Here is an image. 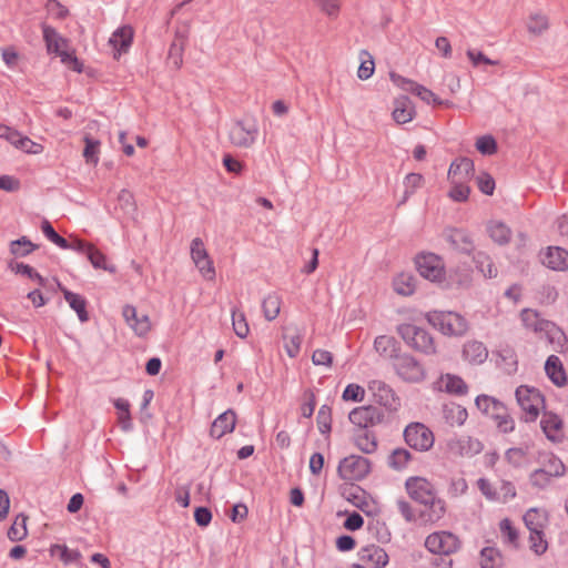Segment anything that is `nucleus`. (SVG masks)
I'll return each instance as SVG.
<instances>
[{"label":"nucleus","mask_w":568,"mask_h":568,"mask_svg":"<svg viewBox=\"0 0 568 568\" xmlns=\"http://www.w3.org/2000/svg\"><path fill=\"white\" fill-rule=\"evenodd\" d=\"M42 33L49 53L55 54L69 45V40L50 26H43Z\"/></svg>","instance_id":"nucleus-26"},{"label":"nucleus","mask_w":568,"mask_h":568,"mask_svg":"<svg viewBox=\"0 0 568 568\" xmlns=\"http://www.w3.org/2000/svg\"><path fill=\"white\" fill-rule=\"evenodd\" d=\"M27 518L24 516H17L12 526L8 531V537L13 540H22L27 536Z\"/></svg>","instance_id":"nucleus-56"},{"label":"nucleus","mask_w":568,"mask_h":568,"mask_svg":"<svg viewBox=\"0 0 568 568\" xmlns=\"http://www.w3.org/2000/svg\"><path fill=\"white\" fill-rule=\"evenodd\" d=\"M446 240L456 248L470 253L474 248L469 234L464 230L452 229L446 232Z\"/></svg>","instance_id":"nucleus-29"},{"label":"nucleus","mask_w":568,"mask_h":568,"mask_svg":"<svg viewBox=\"0 0 568 568\" xmlns=\"http://www.w3.org/2000/svg\"><path fill=\"white\" fill-rule=\"evenodd\" d=\"M383 418L384 414L382 410L373 405L355 407L348 414L349 422L364 430L381 424Z\"/></svg>","instance_id":"nucleus-12"},{"label":"nucleus","mask_w":568,"mask_h":568,"mask_svg":"<svg viewBox=\"0 0 568 568\" xmlns=\"http://www.w3.org/2000/svg\"><path fill=\"white\" fill-rule=\"evenodd\" d=\"M424 545L432 554L449 557L460 548V540L450 531L439 530L429 534Z\"/></svg>","instance_id":"nucleus-7"},{"label":"nucleus","mask_w":568,"mask_h":568,"mask_svg":"<svg viewBox=\"0 0 568 568\" xmlns=\"http://www.w3.org/2000/svg\"><path fill=\"white\" fill-rule=\"evenodd\" d=\"M396 344L394 337L379 335L374 341V349L383 357H393L396 351Z\"/></svg>","instance_id":"nucleus-39"},{"label":"nucleus","mask_w":568,"mask_h":568,"mask_svg":"<svg viewBox=\"0 0 568 568\" xmlns=\"http://www.w3.org/2000/svg\"><path fill=\"white\" fill-rule=\"evenodd\" d=\"M491 495V501L507 503L516 497V488L511 481L500 480L497 483L495 494Z\"/></svg>","instance_id":"nucleus-38"},{"label":"nucleus","mask_w":568,"mask_h":568,"mask_svg":"<svg viewBox=\"0 0 568 568\" xmlns=\"http://www.w3.org/2000/svg\"><path fill=\"white\" fill-rule=\"evenodd\" d=\"M85 146L83 150V158L85 163L92 164L95 166L99 163L100 159V141L91 138L90 135H85L83 139Z\"/></svg>","instance_id":"nucleus-37"},{"label":"nucleus","mask_w":568,"mask_h":568,"mask_svg":"<svg viewBox=\"0 0 568 568\" xmlns=\"http://www.w3.org/2000/svg\"><path fill=\"white\" fill-rule=\"evenodd\" d=\"M371 471V462L362 456L351 455L343 458L337 467L339 477L345 481L364 479Z\"/></svg>","instance_id":"nucleus-8"},{"label":"nucleus","mask_w":568,"mask_h":568,"mask_svg":"<svg viewBox=\"0 0 568 568\" xmlns=\"http://www.w3.org/2000/svg\"><path fill=\"white\" fill-rule=\"evenodd\" d=\"M359 560L373 568H385L389 562L388 554L379 546L368 545L358 552Z\"/></svg>","instance_id":"nucleus-18"},{"label":"nucleus","mask_w":568,"mask_h":568,"mask_svg":"<svg viewBox=\"0 0 568 568\" xmlns=\"http://www.w3.org/2000/svg\"><path fill=\"white\" fill-rule=\"evenodd\" d=\"M404 343L416 352L425 355L436 354L433 336L423 327L412 323H403L396 328Z\"/></svg>","instance_id":"nucleus-4"},{"label":"nucleus","mask_w":568,"mask_h":568,"mask_svg":"<svg viewBox=\"0 0 568 568\" xmlns=\"http://www.w3.org/2000/svg\"><path fill=\"white\" fill-rule=\"evenodd\" d=\"M529 548L536 555H542L548 548V542L545 539L544 531H530L529 535Z\"/></svg>","instance_id":"nucleus-57"},{"label":"nucleus","mask_w":568,"mask_h":568,"mask_svg":"<svg viewBox=\"0 0 568 568\" xmlns=\"http://www.w3.org/2000/svg\"><path fill=\"white\" fill-rule=\"evenodd\" d=\"M518 406L523 412V419L526 423L536 422L540 413L545 410L546 398L536 387L520 385L515 392Z\"/></svg>","instance_id":"nucleus-3"},{"label":"nucleus","mask_w":568,"mask_h":568,"mask_svg":"<svg viewBox=\"0 0 568 568\" xmlns=\"http://www.w3.org/2000/svg\"><path fill=\"white\" fill-rule=\"evenodd\" d=\"M475 404L484 415L495 423L500 433L508 434L515 430V419L504 403L488 395H479Z\"/></svg>","instance_id":"nucleus-2"},{"label":"nucleus","mask_w":568,"mask_h":568,"mask_svg":"<svg viewBox=\"0 0 568 568\" xmlns=\"http://www.w3.org/2000/svg\"><path fill=\"white\" fill-rule=\"evenodd\" d=\"M481 568H500L501 555L495 547H486L480 552Z\"/></svg>","instance_id":"nucleus-45"},{"label":"nucleus","mask_w":568,"mask_h":568,"mask_svg":"<svg viewBox=\"0 0 568 568\" xmlns=\"http://www.w3.org/2000/svg\"><path fill=\"white\" fill-rule=\"evenodd\" d=\"M476 148L481 154H494L497 151V143L491 135H484L477 139Z\"/></svg>","instance_id":"nucleus-61"},{"label":"nucleus","mask_w":568,"mask_h":568,"mask_svg":"<svg viewBox=\"0 0 568 568\" xmlns=\"http://www.w3.org/2000/svg\"><path fill=\"white\" fill-rule=\"evenodd\" d=\"M367 387L379 405L390 406L395 400L394 390L383 381L373 379L368 382Z\"/></svg>","instance_id":"nucleus-25"},{"label":"nucleus","mask_w":568,"mask_h":568,"mask_svg":"<svg viewBox=\"0 0 568 568\" xmlns=\"http://www.w3.org/2000/svg\"><path fill=\"white\" fill-rule=\"evenodd\" d=\"M365 394L366 392L363 386L352 383L345 387L342 394V399L345 402L361 403L364 400Z\"/></svg>","instance_id":"nucleus-55"},{"label":"nucleus","mask_w":568,"mask_h":568,"mask_svg":"<svg viewBox=\"0 0 568 568\" xmlns=\"http://www.w3.org/2000/svg\"><path fill=\"white\" fill-rule=\"evenodd\" d=\"M541 262L551 270L565 271L568 268V252L558 246H549L542 254Z\"/></svg>","instance_id":"nucleus-24"},{"label":"nucleus","mask_w":568,"mask_h":568,"mask_svg":"<svg viewBox=\"0 0 568 568\" xmlns=\"http://www.w3.org/2000/svg\"><path fill=\"white\" fill-rule=\"evenodd\" d=\"M394 365L398 376L408 383H418L425 378L423 366L408 354L397 357Z\"/></svg>","instance_id":"nucleus-14"},{"label":"nucleus","mask_w":568,"mask_h":568,"mask_svg":"<svg viewBox=\"0 0 568 568\" xmlns=\"http://www.w3.org/2000/svg\"><path fill=\"white\" fill-rule=\"evenodd\" d=\"M527 29L531 34H541L548 29L547 17L540 13L530 14L527 20Z\"/></svg>","instance_id":"nucleus-53"},{"label":"nucleus","mask_w":568,"mask_h":568,"mask_svg":"<svg viewBox=\"0 0 568 568\" xmlns=\"http://www.w3.org/2000/svg\"><path fill=\"white\" fill-rule=\"evenodd\" d=\"M41 230L43 232V234L52 242L54 243L55 245H58L59 247L61 248H64L67 250L69 247V242L63 239L62 236H60L55 231L54 229L52 227V225L50 224V222L48 221H44L42 222L41 224Z\"/></svg>","instance_id":"nucleus-59"},{"label":"nucleus","mask_w":568,"mask_h":568,"mask_svg":"<svg viewBox=\"0 0 568 568\" xmlns=\"http://www.w3.org/2000/svg\"><path fill=\"white\" fill-rule=\"evenodd\" d=\"M393 290L402 296H410L416 290V278L412 273L402 272L392 282Z\"/></svg>","instance_id":"nucleus-28"},{"label":"nucleus","mask_w":568,"mask_h":568,"mask_svg":"<svg viewBox=\"0 0 568 568\" xmlns=\"http://www.w3.org/2000/svg\"><path fill=\"white\" fill-rule=\"evenodd\" d=\"M414 264L422 277L433 283L446 278V267L442 256L433 252H420L414 257Z\"/></svg>","instance_id":"nucleus-6"},{"label":"nucleus","mask_w":568,"mask_h":568,"mask_svg":"<svg viewBox=\"0 0 568 568\" xmlns=\"http://www.w3.org/2000/svg\"><path fill=\"white\" fill-rule=\"evenodd\" d=\"M424 184V178L419 173H409L404 179V197L402 203L406 202L407 199L413 195L416 190L422 187Z\"/></svg>","instance_id":"nucleus-49"},{"label":"nucleus","mask_w":568,"mask_h":568,"mask_svg":"<svg viewBox=\"0 0 568 568\" xmlns=\"http://www.w3.org/2000/svg\"><path fill=\"white\" fill-rule=\"evenodd\" d=\"M354 445L364 454H373L377 449V439L373 432L365 429L354 437Z\"/></svg>","instance_id":"nucleus-35"},{"label":"nucleus","mask_w":568,"mask_h":568,"mask_svg":"<svg viewBox=\"0 0 568 568\" xmlns=\"http://www.w3.org/2000/svg\"><path fill=\"white\" fill-rule=\"evenodd\" d=\"M122 315L126 324L138 336H145L152 328V323L148 314L139 313L132 305H125Z\"/></svg>","instance_id":"nucleus-15"},{"label":"nucleus","mask_w":568,"mask_h":568,"mask_svg":"<svg viewBox=\"0 0 568 568\" xmlns=\"http://www.w3.org/2000/svg\"><path fill=\"white\" fill-rule=\"evenodd\" d=\"M406 444L418 452H427L434 445V434L422 423H412L404 430Z\"/></svg>","instance_id":"nucleus-10"},{"label":"nucleus","mask_w":568,"mask_h":568,"mask_svg":"<svg viewBox=\"0 0 568 568\" xmlns=\"http://www.w3.org/2000/svg\"><path fill=\"white\" fill-rule=\"evenodd\" d=\"M425 317L429 325L447 336H462L468 329L466 320L455 312L432 311Z\"/></svg>","instance_id":"nucleus-5"},{"label":"nucleus","mask_w":568,"mask_h":568,"mask_svg":"<svg viewBox=\"0 0 568 568\" xmlns=\"http://www.w3.org/2000/svg\"><path fill=\"white\" fill-rule=\"evenodd\" d=\"M524 521L529 531H544L548 518L546 511L538 508H530L525 514Z\"/></svg>","instance_id":"nucleus-31"},{"label":"nucleus","mask_w":568,"mask_h":568,"mask_svg":"<svg viewBox=\"0 0 568 568\" xmlns=\"http://www.w3.org/2000/svg\"><path fill=\"white\" fill-rule=\"evenodd\" d=\"M36 248L37 245H34L24 236L10 243L11 254L18 257L27 256L28 254L32 253Z\"/></svg>","instance_id":"nucleus-50"},{"label":"nucleus","mask_w":568,"mask_h":568,"mask_svg":"<svg viewBox=\"0 0 568 568\" xmlns=\"http://www.w3.org/2000/svg\"><path fill=\"white\" fill-rule=\"evenodd\" d=\"M48 12L58 20H63L70 16V10L59 0H48L45 3Z\"/></svg>","instance_id":"nucleus-60"},{"label":"nucleus","mask_w":568,"mask_h":568,"mask_svg":"<svg viewBox=\"0 0 568 568\" xmlns=\"http://www.w3.org/2000/svg\"><path fill=\"white\" fill-rule=\"evenodd\" d=\"M499 529L503 538L509 544H516L518 534L509 519H503L499 524Z\"/></svg>","instance_id":"nucleus-63"},{"label":"nucleus","mask_w":568,"mask_h":568,"mask_svg":"<svg viewBox=\"0 0 568 568\" xmlns=\"http://www.w3.org/2000/svg\"><path fill=\"white\" fill-rule=\"evenodd\" d=\"M236 425V414L234 410L229 409L221 415H219L211 426V436L214 438H221L226 434H230L234 430Z\"/></svg>","instance_id":"nucleus-23"},{"label":"nucleus","mask_w":568,"mask_h":568,"mask_svg":"<svg viewBox=\"0 0 568 568\" xmlns=\"http://www.w3.org/2000/svg\"><path fill=\"white\" fill-rule=\"evenodd\" d=\"M190 255L200 274L206 281H214L216 275L215 267L204 242L200 237L191 241Z\"/></svg>","instance_id":"nucleus-9"},{"label":"nucleus","mask_w":568,"mask_h":568,"mask_svg":"<svg viewBox=\"0 0 568 568\" xmlns=\"http://www.w3.org/2000/svg\"><path fill=\"white\" fill-rule=\"evenodd\" d=\"M444 417L446 422L452 426H462L467 417V410L455 403H450L444 406Z\"/></svg>","instance_id":"nucleus-33"},{"label":"nucleus","mask_w":568,"mask_h":568,"mask_svg":"<svg viewBox=\"0 0 568 568\" xmlns=\"http://www.w3.org/2000/svg\"><path fill=\"white\" fill-rule=\"evenodd\" d=\"M413 94H415L422 101H424L425 103H428V104H434V105H444L445 104L447 106L450 105L449 102L443 101L432 90L427 89L426 87H424V85H422L419 83L415 88V91H414Z\"/></svg>","instance_id":"nucleus-54"},{"label":"nucleus","mask_w":568,"mask_h":568,"mask_svg":"<svg viewBox=\"0 0 568 568\" xmlns=\"http://www.w3.org/2000/svg\"><path fill=\"white\" fill-rule=\"evenodd\" d=\"M405 489L412 499L423 505H428L436 495L434 485L420 476L408 477L405 481Z\"/></svg>","instance_id":"nucleus-11"},{"label":"nucleus","mask_w":568,"mask_h":568,"mask_svg":"<svg viewBox=\"0 0 568 568\" xmlns=\"http://www.w3.org/2000/svg\"><path fill=\"white\" fill-rule=\"evenodd\" d=\"M312 362L316 366L331 367L333 364V354L326 349H315L312 354Z\"/></svg>","instance_id":"nucleus-64"},{"label":"nucleus","mask_w":568,"mask_h":568,"mask_svg":"<svg viewBox=\"0 0 568 568\" xmlns=\"http://www.w3.org/2000/svg\"><path fill=\"white\" fill-rule=\"evenodd\" d=\"M359 59L361 64L357 69V77L361 80H368L369 78H372L375 71L374 58L368 51L362 50L359 52Z\"/></svg>","instance_id":"nucleus-41"},{"label":"nucleus","mask_w":568,"mask_h":568,"mask_svg":"<svg viewBox=\"0 0 568 568\" xmlns=\"http://www.w3.org/2000/svg\"><path fill=\"white\" fill-rule=\"evenodd\" d=\"M505 460L513 467H521L528 462V448L511 447L505 452Z\"/></svg>","instance_id":"nucleus-46"},{"label":"nucleus","mask_w":568,"mask_h":568,"mask_svg":"<svg viewBox=\"0 0 568 568\" xmlns=\"http://www.w3.org/2000/svg\"><path fill=\"white\" fill-rule=\"evenodd\" d=\"M545 373L550 382L557 387H564L568 384V376L561 359L556 355H550L545 363Z\"/></svg>","instance_id":"nucleus-20"},{"label":"nucleus","mask_w":568,"mask_h":568,"mask_svg":"<svg viewBox=\"0 0 568 568\" xmlns=\"http://www.w3.org/2000/svg\"><path fill=\"white\" fill-rule=\"evenodd\" d=\"M462 354L468 364L480 365L487 359L488 349L483 342L470 339L464 344Z\"/></svg>","instance_id":"nucleus-22"},{"label":"nucleus","mask_w":568,"mask_h":568,"mask_svg":"<svg viewBox=\"0 0 568 568\" xmlns=\"http://www.w3.org/2000/svg\"><path fill=\"white\" fill-rule=\"evenodd\" d=\"M87 257L94 268H100L110 273L115 272V267L113 265L108 264L106 256L94 245H92V247H89V253Z\"/></svg>","instance_id":"nucleus-44"},{"label":"nucleus","mask_w":568,"mask_h":568,"mask_svg":"<svg viewBox=\"0 0 568 568\" xmlns=\"http://www.w3.org/2000/svg\"><path fill=\"white\" fill-rule=\"evenodd\" d=\"M61 62L70 70L75 71L78 73L82 72L83 64L82 62L77 58L75 52L73 49H70V45H68L64 50L59 51L55 53Z\"/></svg>","instance_id":"nucleus-47"},{"label":"nucleus","mask_w":568,"mask_h":568,"mask_svg":"<svg viewBox=\"0 0 568 568\" xmlns=\"http://www.w3.org/2000/svg\"><path fill=\"white\" fill-rule=\"evenodd\" d=\"M61 292L64 295L65 301L69 303L70 307L77 312L79 320L83 323L89 320L87 312V301L79 294H75L62 286H59Z\"/></svg>","instance_id":"nucleus-30"},{"label":"nucleus","mask_w":568,"mask_h":568,"mask_svg":"<svg viewBox=\"0 0 568 568\" xmlns=\"http://www.w3.org/2000/svg\"><path fill=\"white\" fill-rule=\"evenodd\" d=\"M232 326L237 337H247L250 333V326L247 324L246 316L243 312L239 310L232 311Z\"/></svg>","instance_id":"nucleus-48"},{"label":"nucleus","mask_w":568,"mask_h":568,"mask_svg":"<svg viewBox=\"0 0 568 568\" xmlns=\"http://www.w3.org/2000/svg\"><path fill=\"white\" fill-rule=\"evenodd\" d=\"M436 389L452 395L462 396L468 392L465 381L454 374H443L435 383Z\"/></svg>","instance_id":"nucleus-21"},{"label":"nucleus","mask_w":568,"mask_h":568,"mask_svg":"<svg viewBox=\"0 0 568 568\" xmlns=\"http://www.w3.org/2000/svg\"><path fill=\"white\" fill-rule=\"evenodd\" d=\"M284 339V349L286 354L291 358H295L300 352L303 341V335L300 331L295 329L293 333L285 334L283 336Z\"/></svg>","instance_id":"nucleus-40"},{"label":"nucleus","mask_w":568,"mask_h":568,"mask_svg":"<svg viewBox=\"0 0 568 568\" xmlns=\"http://www.w3.org/2000/svg\"><path fill=\"white\" fill-rule=\"evenodd\" d=\"M10 268L16 274L27 275L29 278L34 281L38 285L44 286L45 280L31 266L23 263H11Z\"/></svg>","instance_id":"nucleus-51"},{"label":"nucleus","mask_w":568,"mask_h":568,"mask_svg":"<svg viewBox=\"0 0 568 568\" xmlns=\"http://www.w3.org/2000/svg\"><path fill=\"white\" fill-rule=\"evenodd\" d=\"M51 552L58 555L64 562H72L80 558V554L74 550H70L64 545H54L51 547Z\"/></svg>","instance_id":"nucleus-62"},{"label":"nucleus","mask_w":568,"mask_h":568,"mask_svg":"<svg viewBox=\"0 0 568 568\" xmlns=\"http://www.w3.org/2000/svg\"><path fill=\"white\" fill-rule=\"evenodd\" d=\"M523 325L532 332H547L552 324L549 321L540 318L539 314L530 308L523 310L520 313Z\"/></svg>","instance_id":"nucleus-27"},{"label":"nucleus","mask_w":568,"mask_h":568,"mask_svg":"<svg viewBox=\"0 0 568 568\" xmlns=\"http://www.w3.org/2000/svg\"><path fill=\"white\" fill-rule=\"evenodd\" d=\"M258 134L257 125L243 121L235 122L229 132L230 141L239 148H250L254 144Z\"/></svg>","instance_id":"nucleus-13"},{"label":"nucleus","mask_w":568,"mask_h":568,"mask_svg":"<svg viewBox=\"0 0 568 568\" xmlns=\"http://www.w3.org/2000/svg\"><path fill=\"white\" fill-rule=\"evenodd\" d=\"M540 427L546 437L554 443H560L565 437L564 422L561 417L554 412L542 413Z\"/></svg>","instance_id":"nucleus-16"},{"label":"nucleus","mask_w":568,"mask_h":568,"mask_svg":"<svg viewBox=\"0 0 568 568\" xmlns=\"http://www.w3.org/2000/svg\"><path fill=\"white\" fill-rule=\"evenodd\" d=\"M313 3L331 20H336L342 10V0H313Z\"/></svg>","instance_id":"nucleus-36"},{"label":"nucleus","mask_w":568,"mask_h":568,"mask_svg":"<svg viewBox=\"0 0 568 568\" xmlns=\"http://www.w3.org/2000/svg\"><path fill=\"white\" fill-rule=\"evenodd\" d=\"M282 306V298L276 293H271L266 295L262 302V311L264 314L265 320L273 321L275 320L280 312Z\"/></svg>","instance_id":"nucleus-34"},{"label":"nucleus","mask_w":568,"mask_h":568,"mask_svg":"<svg viewBox=\"0 0 568 568\" xmlns=\"http://www.w3.org/2000/svg\"><path fill=\"white\" fill-rule=\"evenodd\" d=\"M115 408L118 409V423L123 430H129L132 427L131 415H130V404L126 399L116 398L113 402Z\"/></svg>","instance_id":"nucleus-42"},{"label":"nucleus","mask_w":568,"mask_h":568,"mask_svg":"<svg viewBox=\"0 0 568 568\" xmlns=\"http://www.w3.org/2000/svg\"><path fill=\"white\" fill-rule=\"evenodd\" d=\"M415 115V105L408 97L400 95L394 100L392 118L397 124L408 123L413 121Z\"/></svg>","instance_id":"nucleus-19"},{"label":"nucleus","mask_w":568,"mask_h":568,"mask_svg":"<svg viewBox=\"0 0 568 568\" xmlns=\"http://www.w3.org/2000/svg\"><path fill=\"white\" fill-rule=\"evenodd\" d=\"M487 231L490 239L498 244H506L510 239V230L507 225L500 222H491Z\"/></svg>","instance_id":"nucleus-43"},{"label":"nucleus","mask_w":568,"mask_h":568,"mask_svg":"<svg viewBox=\"0 0 568 568\" xmlns=\"http://www.w3.org/2000/svg\"><path fill=\"white\" fill-rule=\"evenodd\" d=\"M410 458L412 455L407 449L398 448L389 456L388 464L392 468L402 470L408 465Z\"/></svg>","instance_id":"nucleus-52"},{"label":"nucleus","mask_w":568,"mask_h":568,"mask_svg":"<svg viewBox=\"0 0 568 568\" xmlns=\"http://www.w3.org/2000/svg\"><path fill=\"white\" fill-rule=\"evenodd\" d=\"M474 163L467 158L454 161L448 170V181L450 190L448 197L455 202H465L468 200L470 187L468 185L474 174Z\"/></svg>","instance_id":"nucleus-1"},{"label":"nucleus","mask_w":568,"mask_h":568,"mask_svg":"<svg viewBox=\"0 0 568 568\" xmlns=\"http://www.w3.org/2000/svg\"><path fill=\"white\" fill-rule=\"evenodd\" d=\"M134 30L131 26H122L118 28L110 37L109 44L114 50V59H119L122 53H126L132 45Z\"/></svg>","instance_id":"nucleus-17"},{"label":"nucleus","mask_w":568,"mask_h":568,"mask_svg":"<svg viewBox=\"0 0 568 568\" xmlns=\"http://www.w3.org/2000/svg\"><path fill=\"white\" fill-rule=\"evenodd\" d=\"M17 149L28 153V154H40L43 152V145L40 143H37L29 139L26 135H20L16 146Z\"/></svg>","instance_id":"nucleus-58"},{"label":"nucleus","mask_w":568,"mask_h":568,"mask_svg":"<svg viewBox=\"0 0 568 568\" xmlns=\"http://www.w3.org/2000/svg\"><path fill=\"white\" fill-rule=\"evenodd\" d=\"M540 468L547 473L551 478L560 477L565 474L566 467L564 463L554 454L547 453L542 455L540 460Z\"/></svg>","instance_id":"nucleus-32"}]
</instances>
